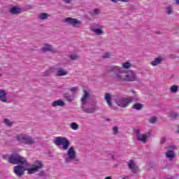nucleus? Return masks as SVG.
I'll use <instances>...</instances> for the list:
<instances>
[{"mask_svg": "<svg viewBox=\"0 0 179 179\" xmlns=\"http://www.w3.org/2000/svg\"><path fill=\"white\" fill-rule=\"evenodd\" d=\"M107 75L113 72V79L117 83H122V82H136L138 80V76L135 71H125L122 67L118 66H110L106 69Z\"/></svg>", "mask_w": 179, "mask_h": 179, "instance_id": "nucleus-1", "label": "nucleus"}, {"mask_svg": "<svg viewBox=\"0 0 179 179\" xmlns=\"http://www.w3.org/2000/svg\"><path fill=\"white\" fill-rule=\"evenodd\" d=\"M54 143L56 146H61L62 150H67L66 153L63 154V158L64 159L65 163L67 164L69 163H72V162H79V159L76 157V151L75 150V148L71 146V142L68 138L58 136L56 137L54 140Z\"/></svg>", "mask_w": 179, "mask_h": 179, "instance_id": "nucleus-2", "label": "nucleus"}, {"mask_svg": "<svg viewBox=\"0 0 179 179\" xmlns=\"http://www.w3.org/2000/svg\"><path fill=\"white\" fill-rule=\"evenodd\" d=\"M113 100L117 106L125 108V107H128L129 104L132 103V101H139V98H138L136 95L129 98H124L121 95H115Z\"/></svg>", "mask_w": 179, "mask_h": 179, "instance_id": "nucleus-3", "label": "nucleus"}, {"mask_svg": "<svg viewBox=\"0 0 179 179\" xmlns=\"http://www.w3.org/2000/svg\"><path fill=\"white\" fill-rule=\"evenodd\" d=\"M8 162L11 164H21L22 166H29L26 158L22 157L17 153L11 154L9 156Z\"/></svg>", "mask_w": 179, "mask_h": 179, "instance_id": "nucleus-4", "label": "nucleus"}, {"mask_svg": "<svg viewBox=\"0 0 179 179\" xmlns=\"http://www.w3.org/2000/svg\"><path fill=\"white\" fill-rule=\"evenodd\" d=\"M16 138L20 143H24V145H29V146L36 144V140L27 134H20L17 135Z\"/></svg>", "mask_w": 179, "mask_h": 179, "instance_id": "nucleus-5", "label": "nucleus"}, {"mask_svg": "<svg viewBox=\"0 0 179 179\" xmlns=\"http://www.w3.org/2000/svg\"><path fill=\"white\" fill-rule=\"evenodd\" d=\"M174 150H177V146L171 145L167 147V151L165 152V156L166 159L170 160V162H173V160L176 158V155Z\"/></svg>", "mask_w": 179, "mask_h": 179, "instance_id": "nucleus-6", "label": "nucleus"}, {"mask_svg": "<svg viewBox=\"0 0 179 179\" xmlns=\"http://www.w3.org/2000/svg\"><path fill=\"white\" fill-rule=\"evenodd\" d=\"M134 132L136 135L137 141L142 142L143 143H146V142H148V139L150 138V132L141 134V130L139 129L136 130Z\"/></svg>", "mask_w": 179, "mask_h": 179, "instance_id": "nucleus-7", "label": "nucleus"}, {"mask_svg": "<svg viewBox=\"0 0 179 179\" xmlns=\"http://www.w3.org/2000/svg\"><path fill=\"white\" fill-rule=\"evenodd\" d=\"M41 169H43V163L41 161L37 160L34 162V167L25 170H27L28 174H34V173H37Z\"/></svg>", "mask_w": 179, "mask_h": 179, "instance_id": "nucleus-8", "label": "nucleus"}, {"mask_svg": "<svg viewBox=\"0 0 179 179\" xmlns=\"http://www.w3.org/2000/svg\"><path fill=\"white\" fill-rule=\"evenodd\" d=\"M63 22L64 23H68V24H71L73 27H79L82 24V22L80 20L71 17L65 18Z\"/></svg>", "mask_w": 179, "mask_h": 179, "instance_id": "nucleus-9", "label": "nucleus"}, {"mask_svg": "<svg viewBox=\"0 0 179 179\" xmlns=\"http://www.w3.org/2000/svg\"><path fill=\"white\" fill-rule=\"evenodd\" d=\"M24 167H27V166L24 165H17L14 167V173L17 177H22V176H24V171H26V169Z\"/></svg>", "mask_w": 179, "mask_h": 179, "instance_id": "nucleus-10", "label": "nucleus"}, {"mask_svg": "<svg viewBox=\"0 0 179 179\" xmlns=\"http://www.w3.org/2000/svg\"><path fill=\"white\" fill-rule=\"evenodd\" d=\"M83 93L84 94L80 99L81 106H86L87 101L89 100V97L90 96V94L86 90H83Z\"/></svg>", "mask_w": 179, "mask_h": 179, "instance_id": "nucleus-11", "label": "nucleus"}, {"mask_svg": "<svg viewBox=\"0 0 179 179\" xmlns=\"http://www.w3.org/2000/svg\"><path fill=\"white\" fill-rule=\"evenodd\" d=\"M41 50L43 52H57V49L52 48V46L49 44H45L44 46L41 48Z\"/></svg>", "mask_w": 179, "mask_h": 179, "instance_id": "nucleus-12", "label": "nucleus"}, {"mask_svg": "<svg viewBox=\"0 0 179 179\" xmlns=\"http://www.w3.org/2000/svg\"><path fill=\"white\" fill-rule=\"evenodd\" d=\"M128 167L129 169H130V170L132 171L134 174H136L138 173V167L136 166V164L134 162V160L131 159L130 161H129Z\"/></svg>", "mask_w": 179, "mask_h": 179, "instance_id": "nucleus-13", "label": "nucleus"}, {"mask_svg": "<svg viewBox=\"0 0 179 179\" xmlns=\"http://www.w3.org/2000/svg\"><path fill=\"white\" fill-rule=\"evenodd\" d=\"M82 111L86 113L87 114H93L96 111V106L92 108H85V106H80Z\"/></svg>", "mask_w": 179, "mask_h": 179, "instance_id": "nucleus-14", "label": "nucleus"}, {"mask_svg": "<svg viewBox=\"0 0 179 179\" xmlns=\"http://www.w3.org/2000/svg\"><path fill=\"white\" fill-rule=\"evenodd\" d=\"M0 101L2 103H6L8 101V96L6 92L3 90H0Z\"/></svg>", "mask_w": 179, "mask_h": 179, "instance_id": "nucleus-15", "label": "nucleus"}, {"mask_svg": "<svg viewBox=\"0 0 179 179\" xmlns=\"http://www.w3.org/2000/svg\"><path fill=\"white\" fill-rule=\"evenodd\" d=\"M163 62V57H159L155 58L154 60L150 62V65L152 66H157V65H160L162 62Z\"/></svg>", "mask_w": 179, "mask_h": 179, "instance_id": "nucleus-16", "label": "nucleus"}, {"mask_svg": "<svg viewBox=\"0 0 179 179\" xmlns=\"http://www.w3.org/2000/svg\"><path fill=\"white\" fill-rule=\"evenodd\" d=\"M65 106V101H64L62 99H58L57 101H55L52 103V107H64Z\"/></svg>", "mask_w": 179, "mask_h": 179, "instance_id": "nucleus-17", "label": "nucleus"}, {"mask_svg": "<svg viewBox=\"0 0 179 179\" xmlns=\"http://www.w3.org/2000/svg\"><path fill=\"white\" fill-rule=\"evenodd\" d=\"M55 71H57V76H66V75H68V71L64 69H57Z\"/></svg>", "mask_w": 179, "mask_h": 179, "instance_id": "nucleus-18", "label": "nucleus"}, {"mask_svg": "<svg viewBox=\"0 0 179 179\" xmlns=\"http://www.w3.org/2000/svg\"><path fill=\"white\" fill-rule=\"evenodd\" d=\"M10 13L11 15H19L20 13V8L16 6H13L9 10Z\"/></svg>", "mask_w": 179, "mask_h": 179, "instance_id": "nucleus-19", "label": "nucleus"}, {"mask_svg": "<svg viewBox=\"0 0 179 179\" xmlns=\"http://www.w3.org/2000/svg\"><path fill=\"white\" fill-rule=\"evenodd\" d=\"M105 100L108 104V106H109V107H113V103L111 102V94L106 93L105 94Z\"/></svg>", "mask_w": 179, "mask_h": 179, "instance_id": "nucleus-20", "label": "nucleus"}, {"mask_svg": "<svg viewBox=\"0 0 179 179\" xmlns=\"http://www.w3.org/2000/svg\"><path fill=\"white\" fill-rule=\"evenodd\" d=\"M98 29H103V26L99 24H92L90 26V30L91 31L94 32V31L97 30Z\"/></svg>", "mask_w": 179, "mask_h": 179, "instance_id": "nucleus-21", "label": "nucleus"}, {"mask_svg": "<svg viewBox=\"0 0 179 179\" xmlns=\"http://www.w3.org/2000/svg\"><path fill=\"white\" fill-rule=\"evenodd\" d=\"M38 17L41 20H45V19H48V17H50V15L46 13H42L41 14H38Z\"/></svg>", "mask_w": 179, "mask_h": 179, "instance_id": "nucleus-22", "label": "nucleus"}, {"mask_svg": "<svg viewBox=\"0 0 179 179\" xmlns=\"http://www.w3.org/2000/svg\"><path fill=\"white\" fill-rule=\"evenodd\" d=\"M122 69L123 68V69H129L132 67V64L129 62H126L122 63Z\"/></svg>", "mask_w": 179, "mask_h": 179, "instance_id": "nucleus-23", "label": "nucleus"}, {"mask_svg": "<svg viewBox=\"0 0 179 179\" xmlns=\"http://www.w3.org/2000/svg\"><path fill=\"white\" fill-rule=\"evenodd\" d=\"M169 118H171V120H177V118L179 117V114L178 113L173 112L169 113Z\"/></svg>", "mask_w": 179, "mask_h": 179, "instance_id": "nucleus-24", "label": "nucleus"}, {"mask_svg": "<svg viewBox=\"0 0 179 179\" xmlns=\"http://www.w3.org/2000/svg\"><path fill=\"white\" fill-rule=\"evenodd\" d=\"M99 15H100V9L99 8H94L91 13L92 17H96V16H99Z\"/></svg>", "mask_w": 179, "mask_h": 179, "instance_id": "nucleus-25", "label": "nucleus"}, {"mask_svg": "<svg viewBox=\"0 0 179 179\" xmlns=\"http://www.w3.org/2000/svg\"><path fill=\"white\" fill-rule=\"evenodd\" d=\"M133 108L137 110H142V108H143V105L142 103H136L133 106Z\"/></svg>", "mask_w": 179, "mask_h": 179, "instance_id": "nucleus-26", "label": "nucleus"}, {"mask_svg": "<svg viewBox=\"0 0 179 179\" xmlns=\"http://www.w3.org/2000/svg\"><path fill=\"white\" fill-rule=\"evenodd\" d=\"M70 128L73 131H78V129H79V125H78L76 122H73L70 124Z\"/></svg>", "mask_w": 179, "mask_h": 179, "instance_id": "nucleus-27", "label": "nucleus"}, {"mask_svg": "<svg viewBox=\"0 0 179 179\" xmlns=\"http://www.w3.org/2000/svg\"><path fill=\"white\" fill-rule=\"evenodd\" d=\"M166 13L167 15H173L174 13L172 6H169L166 7Z\"/></svg>", "mask_w": 179, "mask_h": 179, "instance_id": "nucleus-28", "label": "nucleus"}, {"mask_svg": "<svg viewBox=\"0 0 179 179\" xmlns=\"http://www.w3.org/2000/svg\"><path fill=\"white\" fill-rule=\"evenodd\" d=\"M69 58L71 59V61H77V59H79L80 57L76 54H72L70 55Z\"/></svg>", "mask_w": 179, "mask_h": 179, "instance_id": "nucleus-29", "label": "nucleus"}, {"mask_svg": "<svg viewBox=\"0 0 179 179\" xmlns=\"http://www.w3.org/2000/svg\"><path fill=\"white\" fill-rule=\"evenodd\" d=\"M96 36H101V34H104V32L103 31V29L101 28H99L98 29H96L93 31Z\"/></svg>", "mask_w": 179, "mask_h": 179, "instance_id": "nucleus-30", "label": "nucleus"}, {"mask_svg": "<svg viewBox=\"0 0 179 179\" xmlns=\"http://www.w3.org/2000/svg\"><path fill=\"white\" fill-rule=\"evenodd\" d=\"M63 96L64 99H67L69 103H72V99H71L72 97V95L69 94V93H65Z\"/></svg>", "mask_w": 179, "mask_h": 179, "instance_id": "nucleus-31", "label": "nucleus"}, {"mask_svg": "<svg viewBox=\"0 0 179 179\" xmlns=\"http://www.w3.org/2000/svg\"><path fill=\"white\" fill-rule=\"evenodd\" d=\"M179 87L178 85H173L170 88L171 93H177L178 92Z\"/></svg>", "mask_w": 179, "mask_h": 179, "instance_id": "nucleus-32", "label": "nucleus"}, {"mask_svg": "<svg viewBox=\"0 0 179 179\" xmlns=\"http://www.w3.org/2000/svg\"><path fill=\"white\" fill-rule=\"evenodd\" d=\"M157 121V117L156 116L152 117L149 119L150 124H155Z\"/></svg>", "mask_w": 179, "mask_h": 179, "instance_id": "nucleus-33", "label": "nucleus"}, {"mask_svg": "<svg viewBox=\"0 0 179 179\" xmlns=\"http://www.w3.org/2000/svg\"><path fill=\"white\" fill-rule=\"evenodd\" d=\"M102 58H103V59H108L109 58H111V53H110V52L105 53L102 56Z\"/></svg>", "mask_w": 179, "mask_h": 179, "instance_id": "nucleus-34", "label": "nucleus"}, {"mask_svg": "<svg viewBox=\"0 0 179 179\" xmlns=\"http://www.w3.org/2000/svg\"><path fill=\"white\" fill-rule=\"evenodd\" d=\"M113 3H118V2H129L131 0H110Z\"/></svg>", "mask_w": 179, "mask_h": 179, "instance_id": "nucleus-35", "label": "nucleus"}, {"mask_svg": "<svg viewBox=\"0 0 179 179\" xmlns=\"http://www.w3.org/2000/svg\"><path fill=\"white\" fill-rule=\"evenodd\" d=\"M4 124H6V125H8V127H11V125H13V122H10V120H8V119H4Z\"/></svg>", "mask_w": 179, "mask_h": 179, "instance_id": "nucleus-36", "label": "nucleus"}, {"mask_svg": "<svg viewBox=\"0 0 179 179\" xmlns=\"http://www.w3.org/2000/svg\"><path fill=\"white\" fill-rule=\"evenodd\" d=\"M169 58H170L171 59H176L178 58V56H177L176 54H171L169 55Z\"/></svg>", "mask_w": 179, "mask_h": 179, "instance_id": "nucleus-37", "label": "nucleus"}, {"mask_svg": "<svg viewBox=\"0 0 179 179\" xmlns=\"http://www.w3.org/2000/svg\"><path fill=\"white\" fill-rule=\"evenodd\" d=\"M113 135H117V134H118V127H114L113 128Z\"/></svg>", "mask_w": 179, "mask_h": 179, "instance_id": "nucleus-38", "label": "nucleus"}, {"mask_svg": "<svg viewBox=\"0 0 179 179\" xmlns=\"http://www.w3.org/2000/svg\"><path fill=\"white\" fill-rule=\"evenodd\" d=\"M71 92H72L73 93H75V92H76L78 90V87H73L72 88L70 89Z\"/></svg>", "mask_w": 179, "mask_h": 179, "instance_id": "nucleus-39", "label": "nucleus"}, {"mask_svg": "<svg viewBox=\"0 0 179 179\" xmlns=\"http://www.w3.org/2000/svg\"><path fill=\"white\" fill-rule=\"evenodd\" d=\"M160 142L162 145L166 143V137H162Z\"/></svg>", "mask_w": 179, "mask_h": 179, "instance_id": "nucleus-40", "label": "nucleus"}, {"mask_svg": "<svg viewBox=\"0 0 179 179\" xmlns=\"http://www.w3.org/2000/svg\"><path fill=\"white\" fill-rule=\"evenodd\" d=\"M10 155H3V156H2V157H3V159H4V160H6V159H8V160H9V157H10Z\"/></svg>", "mask_w": 179, "mask_h": 179, "instance_id": "nucleus-41", "label": "nucleus"}, {"mask_svg": "<svg viewBox=\"0 0 179 179\" xmlns=\"http://www.w3.org/2000/svg\"><path fill=\"white\" fill-rule=\"evenodd\" d=\"M65 3H72V0H63Z\"/></svg>", "mask_w": 179, "mask_h": 179, "instance_id": "nucleus-42", "label": "nucleus"}, {"mask_svg": "<svg viewBox=\"0 0 179 179\" xmlns=\"http://www.w3.org/2000/svg\"><path fill=\"white\" fill-rule=\"evenodd\" d=\"M39 176H40V177H44V171H41L39 173Z\"/></svg>", "mask_w": 179, "mask_h": 179, "instance_id": "nucleus-43", "label": "nucleus"}, {"mask_svg": "<svg viewBox=\"0 0 179 179\" xmlns=\"http://www.w3.org/2000/svg\"><path fill=\"white\" fill-rule=\"evenodd\" d=\"M44 76H48V75H50V71H47L44 73Z\"/></svg>", "mask_w": 179, "mask_h": 179, "instance_id": "nucleus-44", "label": "nucleus"}, {"mask_svg": "<svg viewBox=\"0 0 179 179\" xmlns=\"http://www.w3.org/2000/svg\"><path fill=\"white\" fill-rule=\"evenodd\" d=\"M104 179H113V178H111V176H107Z\"/></svg>", "mask_w": 179, "mask_h": 179, "instance_id": "nucleus-45", "label": "nucleus"}, {"mask_svg": "<svg viewBox=\"0 0 179 179\" xmlns=\"http://www.w3.org/2000/svg\"><path fill=\"white\" fill-rule=\"evenodd\" d=\"M176 5H179V0H176Z\"/></svg>", "mask_w": 179, "mask_h": 179, "instance_id": "nucleus-46", "label": "nucleus"}, {"mask_svg": "<svg viewBox=\"0 0 179 179\" xmlns=\"http://www.w3.org/2000/svg\"><path fill=\"white\" fill-rule=\"evenodd\" d=\"M111 159H113V160H114V159H115L114 155H111Z\"/></svg>", "mask_w": 179, "mask_h": 179, "instance_id": "nucleus-47", "label": "nucleus"}, {"mask_svg": "<svg viewBox=\"0 0 179 179\" xmlns=\"http://www.w3.org/2000/svg\"><path fill=\"white\" fill-rule=\"evenodd\" d=\"M131 93L135 94V92L134 90H131Z\"/></svg>", "mask_w": 179, "mask_h": 179, "instance_id": "nucleus-48", "label": "nucleus"}, {"mask_svg": "<svg viewBox=\"0 0 179 179\" xmlns=\"http://www.w3.org/2000/svg\"><path fill=\"white\" fill-rule=\"evenodd\" d=\"M176 52H178V53H179V50H178L176 51Z\"/></svg>", "mask_w": 179, "mask_h": 179, "instance_id": "nucleus-49", "label": "nucleus"}, {"mask_svg": "<svg viewBox=\"0 0 179 179\" xmlns=\"http://www.w3.org/2000/svg\"><path fill=\"white\" fill-rule=\"evenodd\" d=\"M178 132L179 133V126H178Z\"/></svg>", "mask_w": 179, "mask_h": 179, "instance_id": "nucleus-50", "label": "nucleus"}, {"mask_svg": "<svg viewBox=\"0 0 179 179\" xmlns=\"http://www.w3.org/2000/svg\"><path fill=\"white\" fill-rule=\"evenodd\" d=\"M0 78H1V74H0Z\"/></svg>", "mask_w": 179, "mask_h": 179, "instance_id": "nucleus-51", "label": "nucleus"}]
</instances>
